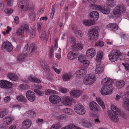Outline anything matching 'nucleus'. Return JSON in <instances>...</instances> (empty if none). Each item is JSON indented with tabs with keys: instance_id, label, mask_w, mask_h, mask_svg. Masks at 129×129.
I'll list each match as a JSON object with an SVG mask.
<instances>
[{
	"instance_id": "obj_1",
	"label": "nucleus",
	"mask_w": 129,
	"mask_h": 129,
	"mask_svg": "<svg viewBox=\"0 0 129 129\" xmlns=\"http://www.w3.org/2000/svg\"><path fill=\"white\" fill-rule=\"evenodd\" d=\"M111 108L114 114L109 112V116L113 121L114 122H117L119 120L117 115H121V112L116 106L113 105H111Z\"/></svg>"
},
{
	"instance_id": "obj_2",
	"label": "nucleus",
	"mask_w": 129,
	"mask_h": 129,
	"mask_svg": "<svg viewBox=\"0 0 129 129\" xmlns=\"http://www.w3.org/2000/svg\"><path fill=\"white\" fill-rule=\"evenodd\" d=\"M126 10L124 5L122 4H118L114 9L113 12L114 15H119L124 13Z\"/></svg>"
},
{
	"instance_id": "obj_3",
	"label": "nucleus",
	"mask_w": 129,
	"mask_h": 129,
	"mask_svg": "<svg viewBox=\"0 0 129 129\" xmlns=\"http://www.w3.org/2000/svg\"><path fill=\"white\" fill-rule=\"evenodd\" d=\"M90 33L88 34L90 40L94 41L98 38L99 33L97 28L94 27L90 29Z\"/></svg>"
},
{
	"instance_id": "obj_4",
	"label": "nucleus",
	"mask_w": 129,
	"mask_h": 129,
	"mask_svg": "<svg viewBox=\"0 0 129 129\" xmlns=\"http://www.w3.org/2000/svg\"><path fill=\"white\" fill-rule=\"evenodd\" d=\"M96 78L94 75L89 74H88L84 79V84L87 85H90L95 82Z\"/></svg>"
},
{
	"instance_id": "obj_5",
	"label": "nucleus",
	"mask_w": 129,
	"mask_h": 129,
	"mask_svg": "<svg viewBox=\"0 0 129 129\" xmlns=\"http://www.w3.org/2000/svg\"><path fill=\"white\" fill-rule=\"evenodd\" d=\"M79 124L84 128H89L93 125V123L90 122L89 119L84 118L81 119L79 121Z\"/></svg>"
},
{
	"instance_id": "obj_6",
	"label": "nucleus",
	"mask_w": 129,
	"mask_h": 129,
	"mask_svg": "<svg viewBox=\"0 0 129 129\" xmlns=\"http://www.w3.org/2000/svg\"><path fill=\"white\" fill-rule=\"evenodd\" d=\"M74 110L76 113L80 115H84L85 113L84 108L81 104L75 105L74 107Z\"/></svg>"
},
{
	"instance_id": "obj_7",
	"label": "nucleus",
	"mask_w": 129,
	"mask_h": 129,
	"mask_svg": "<svg viewBox=\"0 0 129 129\" xmlns=\"http://www.w3.org/2000/svg\"><path fill=\"white\" fill-rule=\"evenodd\" d=\"M99 17V13L96 11H93L89 13L88 18L90 21L94 22V24H95V21L98 19Z\"/></svg>"
},
{
	"instance_id": "obj_8",
	"label": "nucleus",
	"mask_w": 129,
	"mask_h": 129,
	"mask_svg": "<svg viewBox=\"0 0 129 129\" xmlns=\"http://www.w3.org/2000/svg\"><path fill=\"white\" fill-rule=\"evenodd\" d=\"M119 56V54L117 50L111 51L108 55L109 60L112 62H114L117 60Z\"/></svg>"
},
{
	"instance_id": "obj_9",
	"label": "nucleus",
	"mask_w": 129,
	"mask_h": 129,
	"mask_svg": "<svg viewBox=\"0 0 129 129\" xmlns=\"http://www.w3.org/2000/svg\"><path fill=\"white\" fill-rule=\"evenodd\" d=\"M113 83V81L109 78H105L103 79L101 82L102 85L104 86L111 87V85Z\"/></svg>"
},
{
	"instance_id": "obj_10",
	"label": "nucleus",
	"mask_w": 129,
	"mask_h": 129,
	"mask_svg": "<svg viewBox=\"0 0 129 129\" xmlns=\"http://www.w3.org/2000/svg\"><path fill=\"white\" fill-rule=\"evenodd\" d=\"M1 48L3 49L6 48L7 51L9 52H11L13 49V46L10 43L6 42L3 43Z\"/></svg>"
},
{
	"instance_id": "obj_11",
	"label": "nucleus",
	"mask_w": 129,
	"mask_h": 129,
	"mask_svg": "<svg viewBox=\"0 0 129 129\" xmlns=\"http://www.w3.org/2000/svg\"><path fill=\"white\" fill-rule=\"evenodd\" d=\"M50 101L52 104H57L61 101V98L58 96L56 95H51L49 97Z\"/></svg>"
},
{
	"instance_id": "obj_12",
	"label": "nucleus",
	"mask_w": 129,
	"mask_h": 129,
	"mask_svg": "<svg viewBox=\"0 0 129 129\" xmlns=\"http://www.w3.org/2000/svg\"><path fill=\"white\" fill-rule=\"evenodd\" d=\"M23 29H18L16 32L17 35L19 36L22 35L24 33V30H25L26 32V33H29V27L28 25L26 24H25L23 26Z\"/></svg>"
},
{
	"instance_id": "obj_13",
	"label": "nucleus",
	"mask_w": 129,
	"mask_h": 129,
	"mask_svg": "<svg viewBox=\"0 0 129 129\" xmlns=\"http://www.w3.org/2000/svg\"><path fill=\"white\" fill-rule=\"evenodd\" d=\"M12 84L10 82L7 80H1L0 81V87L10 88L12 87Z\"/></svg>"
},
{
	"instance_id": "obj_14",
	"label": "nucleus",
	"mask_w": 129,
	"mask_h": 129,
	"mask_svg": "<svg viewBox=\"0 0 129 129\" xmlns=\"http://www.w3.org/2000/svg\"><path fill=\"white\" fill-rule=\"evenodd\" d=\"M27 98L31 102L34 101L36 98L35 95L34 93L31 91L28 90L26 94Z\"/></svg>"
},
{
	"instance_id": "obj_15",
	"label": "nucleus",
	"mask_w": 129,
	"mask_h": 129,
	"mask_svg": "<svg viewBox=\"0 0 129 129\" xmlns=\"http://www.w3.org/2000/svg\"><path fill=\"white\" fill-rule=\"evenodd\" d=\"M89 107L91 110L93 112H97L100 110V107L98 105L94 102L90 103Z\"/></svg>"
},
{
	"instance_id": "obj_16",
	"label": "nucleus",
	"mask_w": 129,
	"mask_h": 129,
	"mask_svg": "<svg viewBox=\"0 0 129 129\" xmlns=\"http://www.w3.org/2000/svg\"><path fill=\"white\" fill-rule=\"evenodd\" d=\"M78 55V52L73 49L72 51H70L67 57L70 60H72L76 58Z\"/></svg>"
},
{
	"instance_id": "obj_17",
	"label": "nucleus",
	"mask_w": 129,
	"mask_h": 129,
	"mask_svg": "<svg viewBox=\"0 0 129 129\" xmlns=\"http://www.w3.org/2000/svg\"><path fill=\"white\" fill-rule=\"evenodd\" d=\"M111 87H103L101 90V92L102 95H105L109 94L111 93Z\"/></svg>"
},
{
	"instance_id": "obj_18",
	"label": "nucleus",
	"mask_w": 129,
	"mask_h": 129,
	"mask_svg": "<svg viewBox=\"0 0 129 129\" xmlns=\"http://www.w3.org/2000/svg\"><path fill=\"white\" fill-rule=\"evenodd\" d=\"M31 122L30 120L26 119L24 120L22 123V127L24 129H27L31 125Z\"/></svg>"
},
{
	"instance_id": "obj_19",
	"label": "nucleus",
	"mask_w": 129,
	"mask_h": 129,
	"mask_svg": "<svg viewBox=\"0 0 129 129\" xmlns=\"http://www.w3.org/2000/svg\"><path fill=\"white\" fill-rule=\"evenodd\" d=\"M86 55L88 58H92L95 55V51L93 48L88 49L86 52Z\"/></svg>"
},
{
	"instance_id": "obj_20",
	"label": "nucleus",
	"mask_w": 129,
	"mask_h": 129,
	"mask_svg": "<svg viewBox=\"0 0 129 129\" xmlns=\"http://www.w3.org/2000/svg\"><path fill=\"white\" fill-rule=\"evenodd\" d=\"M118 27V25L116 23H111L107 25L108 29L113 31H115L117 30Z\"/></svg>"
},
{
	"instance_id": "obj_21",
	"label": "nucleus",
	"mask_w": 129,
	"mask_h": 129,
	"mask_svg": "<svg viewBox=\"0 0 129 129\" xmlns=\"http://www.w3.org/2000/svg\"><path fill=\"white\" fill-rule=\"evenodd\" d=\"M82 92L79 90H74L72 91L70 93V94L72 98L78 97L81 94Z\"/></svg>"
},
{
	"instance_id": "obj_22",
	"label": "nucleus",
	"mask_w": 129,
	"mask_h": 129,
	"mask_svg": "<svg viewBox=\"0 0 129 129\" xmlns=\"http://www.w3.org/2000/svg\"><path fill=\"white\" fill-rule=\"evenodd\" d=\"M83 48V45L81 43H78L74 44L72 46L73 49L78 52L79 50H81Z\"/></svg>"
},
{
	"instance_id": "obj_23",
	"label": "nucleus",
	"mask_w": 129,
	"mask_h": 129,
	"mask_svg": "<svg viewBox=\"0 0 129 129\" xmlns=\"http://www.w3.org/2000/svg\"><path fill=\"white\" fill-rule=\"evenodd\" d=\"M39 32V35L40 37L43 40H46V43L47 42L48 39V37L47 36L46 33L45 31L42 30L41 32L40 31Z\"/></svg>"
},
{
	"instance_id": "obj_24",
	"label": "nucleus",
	"mask_w": 129,
	"mask_h": 129,
	"mask_svg": "<svg viewBox=\"0 0 129 129\" xmlns=\"http://www.w3.org/2000/svg\"><path fill=\"white\" fill-rule=\"evenodd\" d=\"M41 65L44 71L47 72H48L50 70L49 67L45 62V60H42L41 62Z\"/></svg>"
},
{
	"instance_id": "obj_25",
	"label": "nucleus",
	"mask_w": 129,
	"mask_h": 129,
	"mask_svg": "<svg viewBox=\"0 0 129 129\" xmlns=\"http://www.w3.org/2000/svg\"><path fill=\"white\" fill-rule=\"evenodd\" d=\"M28 79L30 82L33 83H39L41 82V81L40 79L35 77L32 76L31 75L28 77Z\"/></svg>"
},
{
	"instance_id": "obj_26",
	"label": "nucleus",
	"mask_w": 129,
	"mask_h": 129,
	"mask_svg": "<svg viewBox=\"0 0 129 129\" xmlns=\"http://www.w3.org/2000/svg\"><path fill=\"white\" fill-rule=\"evenodd\" d=\"M124 104L123 107L125 109L129 111V99L126 98L123 99Z\"/></svg>"
},
{
	"instance_id": "obj_27",
	"label": "nucleus",
	"mask_w": 129,
	"mask_h": 129,
	"mask_svg": "<svg viewBox=\"0 0 129 129\" xmlns=\"http://www.w3.org/2000/svg\"><path fill=\"white\" fill-rule=\"evenodd\" d=\"M14 120L13 118L8 116L4 118L3 121V122L6 123L7 124L9 125Z\"/></svg>"
},
{
	"instance_id": "obj_28",
	"label": "nucleus",
	"mask_w": 129,
	"mask_h": 129,
	"mask_svg": "<svg viewBox=\"0 0 129 129\" xmlns=\"http://www.w3.org/2000/svg\"><path fill=\"white\" fill-rule=\"evenodd\" d=\"M37 47L34 44L32 43L31 44L29 48L28 54H30L31 55L36 50Z\"/></svg>"
},
{
	"instance_id": "obj_29",
	"label": "nucleus",
	"mask_w": 129,
	"mask_h": 129,
	"mask_svg": "<svg viewBox=\"0 0 129 129\" xmlns=\"http://www.w3.org/2000/svg\"><path fill=\"white\" fill-rule=\"evenodd\" d=\"M8 77L10 79L14 81H16L18 78L17 75L13 73H9Z\"/></svg>"
},
{
	"instance_id": "obj_30",
	"label": "nucleus",
	"mask_w": 129,
	"mask_h": 129,
	"mask_svg": "<svg viewBox=\"0 0 129 129\" xmlns=\"http://www.w3.org/2000/svg\"><path fill=\"white\" fill-rule=\"evenodd\" d=\"M116 86L118 88H121L124 85L125 83L124 81L121 80L116 81L115 82Z\"/></svg>"
},
{
	"instance_id": "obj_31",
	"label": "nucleus",
	"mask_w": 129,
	"mask_h": 129,
	"mask_svg": "<svg viewBox=\"0 0 129 129\" xmlns=\"http://www.w3.org/2000/svg\"><path fill=\"white\" fill-rule=\"evenodd\" d=\"M83 23L85 25L87 26H90L94 24V22L90 21L89 19V20H83Z\"/></svg>"
},
{
	"instance_id": "obj_32",
	"label": "nucleus",
	"mask_w": 129,
	"mask_h": 129,
	"mask_svg": "<svg viewBox=\"0 0 129 129\" xmlns=\"http://www.w3.org/2000/svg\"><path fill=\"white\" fill-rule=\"evenodd\" d=\"M91 9L97 10H100V11L102 7L101 6L95 4H91L90 6Z\"/></svg>"
},
{
	"instance_id": "obj_33",
	"label": "nucleus",
	"mask_w": 129,
	"mask_h": 129,
	"mask_svg": "<svg viewBox=\"0 0 129 129\" xmlns=\"http://www.w3.org/2000/svg\"><path fill=\"white\" fill-rule=\"evenodd\" d=\"M103 56V52H98L95 59L96 61L98 62H100L102 59Z\"/></svg>"
},
{
	"instance_id": "obj_34",
	"label": "nucleus",
	"mask_w": 129,
	"mask_h": 129,
	"mask_svg": "<svg viewBox=\"0 0 129 129\" xmlns=\"http://www.w3.org/2000/svg\"><path fill=\"white\" fill-rule=\"evenodd\" d=\"M22 4V5L21 6V8L23 9L24 11H26L28 7L29 3L28 2H25V1H24Z\"/></svg>"
},
{
	"instance_id": "obj_35",
	"label": "nucleus",
	"mask_w": 129,
	"mask_h": 129,
	"mask_svg": "<svg viewBox=\"0 0 129 129\" xmlns=\"http://www.w3.org/2000/svg\"><path fill=\"white\" fill-rule=\"evenodd\" d=\"M96 68L95 71V72L96 74H100L102 72V68L100 64H97L96 66Z\"/></svg>"
},
{
	"instance_id": "obj_36",
	"label": "nucleus",
	"mask_w": 129,
	"mask_h": 129,
	"mask_svg": "<svg viewBox=\"0 0 129 129\" xmlns=\"http://www.w3.org/2000/svg\"><path fill=\"white\" fill-rule=\"evenodd\" d=\"M65 104L68 105H71L72 103V99L69 96H66L65 98Z\"/></svg>"
},
{
	"instance_id": "obj_37",
	"label": "nucleus",
	"mask_w": 129,
	"mask_h": 129,
	"mask_svg": "<svg viewBox=\"0 0 129 129\" xmlns=\"http://www.w3.org/2000/svg\"><path fill=\"white\" fill-rule=\"evenodd\" d=\"M62 78L64 81H68L71 78V76L70 74H66L62 76Z\"/></svg>"
},
{
	"instance_id": "obj_38",
	"label": "nucleus",
	"mask_w": 129,
	"mask_h": 129,
	"mask_svg": "<svg viewBox=\"0 0 129 129\" xmlns=\"http://www.w3.org/2000/svg\"><path fill=\"white\" fill-rule=\"evenodd\" d=\"M86 70L84 69L80 70L77 74L78 76L83 77L85 75L86 73Z\"/></svg>"
},
{
	"instance_id": "obj_39",
	"label": "nucleus",
	"mask_w": 129,
	"mask_h": 129,
	"mask_svg": "<svg viewBox=\"0 0 129 129\" xmlns=\"http://www.w3.org/2000/svg\"><path fill=\"white\" fill-rule=\"evenodd\" d=\"M89 64V61L86 60H85L81 62V64L82 67L85 68L88 66Z\"/></svg>"
},
{
	"instance_id": "obj_40",
	"label": "nucleus",
	"mask_w": 129,
	"mask_h": 129,
	"mask_svg": "<svg viewBox=\"0 0 129 129\" xmlns=\"http://www.w3.org/2000/svg\"><path fill=\"white\" fill-rule=\"evenodd\" d=\"M17 99L18 100L22 102L24 104H25L26 102V99L25 97L23 96H17Z\"/></svg>"
},
{
	"instance_id": "obj_41",
	"label": "nucleus",
	"mask_w": 129,
	"mask_h": 129,
	"mask_svg": "<svg viewBox=\"0 0 129 129\" xmlns=\"http://www.w3.org/2000/svg\"><path fill=\"white\" fill-rule=\"evenodd\" d=\"M101 11L104 14H107L110 13V10L108 8L104 7L103 8L102 7Z\"/></svg>"
},
{
	"instance_id": "obj_42",
	"label": "nucleus",
	"mask_w": 129,
	"mask_h": 129,
	"mask_svg": "<svg viewBox=\"0 0 129 129\" xmlns=\"http://www.w3.org/2000/svg\"><path fill=\"white\" fill-rule=\"evenodd\" d=\"M74 33L75 35L78 38H81L82 36V31L80 30H76L75 31Z\"/></svg>"
},
{
	"instance_id": "obj_43",
	"label": "nucleus",
	"mask_w": 129,
	"mask_h": 129,
	"mask_svg": "<svg viewBox=\"0 0 129 129\" xmlns=\"http://www.w3.org/2000/svg\"><path fill=\"white\" fill-rule=\"evenodd\" d=\"M7 114L6 110L5 109H2L0 110V118L4 117Z\"/></svg>"
},
{
	"instance_id": "obj_44",
	"label": "nucleus",
	"mask_w": 129,
	"mask_h": 129,
	"mask_svg": "<svg viewBox=\"0 0 129 129\" xmlns=\"http://www.w3.org/2000/svg\"><path fill=\"white\" fill-rule=\"evenodd\" d=\"M63 112L66 114L71 115L72 114V110L70 108H66L63 110Z\"/></svg>"
},
{
	"instance_id": "obj_45",
	"label": "nucleus",
	"mask_w": 129,
	"mask_h": 129,
	"mask_svg": "<svg viewBox=\"0 0 129 129\" xmlns=\"http://www.w3.org/2000/svg\"><path fill=\"white\" fill-rule=\"evenodd\" d=\"M34 91L37 95L39 96H42L44 94V92H43L37 89H35Z\"/></svg>"
},
{
	"instance_id": "obj_46",
	"label": "nucleus",
	"mask_w": 129,
	"mask_h": 129,
	"mask_svg": "<svg viewBox=\"0 0 129 129\" xmlns=\"http://www.w3.org/2000/svg\"><path fill=\"white\" fill-rule=\"evenodd\" d=\"M95 45L97 46H99L100 47H102L104 46V42L101 40H99L95 43Z\"/></svg>"
},
{
	"instance_id": "obj_47",
	"label": "nucleus",
	"mask_w": 129,
	"mask_h": 129,
	"mask_svg": "<svg viewBox=\"0 0 129 129\" xmlns=\"http://www.w3.org/2000/svg\"><path fill=\"white\" fill-rule=\"evenodd\" d=\"M26 55L22 53V54L18 56V60L19 61H22L23 59L25 58Z\"/></svg>"
},
{
	"instance_id": "obj_48",
	"label": "nucleus",
	"mask_w": 129,
	"mask_h": 129,
	"mask_svg": "<svg viewBox=\"0 0 129 129\" xmlns=\"http://www.w3.org/2000/svg\"><path fill=\"white\" fill-rule=\"evenodd\" d=\"M29 115H28L29 116H30L31 117H35L36 115V113L34 112L32 110H30L29 111Z\"/></svg>"
},
{
	"instance_id": "obj_49",
	"label": "nucleus",
	"mask_w": 129,
	"mask_h": 129,
	"mask_svg": "<svg viewBox=\"0 0 129 129\" xmlns=\"http://www.w3.org/2000/svg\"><path fill=\"white\" fill-rule=\"evenodd\" d=\"M60 125L58 123L53 124L51 127V129H58Z\"/></svg>"
},
{
	"instance_id": "obj_50",
	"label": "nucleus",
	"mask_w": 129,
	"mask_h": 129,
	"mask_svg": "<svg viewBox=\"0 0 129 129\" xmlns=\"http://www.w3.org/2000/svg\"><path fill=\"white\" fill-rule=\"evenodd\" d=\"M28 49V44H26L25 46L23 49V53L25 55H26L27 54V50Z\"/></svg>"
},
{
	"instance_id": "obj_51",
	"label": "nucleus",
	"mask_w": 129,
	"mask_h": 129,
	"mask_svg": "<svg viewBox=\"0 0 129 129\" xmlns=\"http://www.w3.org/2000/svg\"><path fill=\"white\" fill-rule=\"evenodd\" d=\"M85 57L83 55H79L78 58V60L81 63L85 60Z\"/></svg>"
},
{
	"instance_id": "obj_52",
	"label": "nucleus",
	"mask_w": 129,
	"mask_h": 129,
	"mask_svg": "<svg viewBox=\"0 0 129 129\" xmlns=\"http://www.w3.org/2000/svg\"><path fill=\"white\" fill-rule=\"evenodd\" d=\"M35 31L34 29H31L30 33V35L31 38H33L35 36Z\"/></svg>"
},
{
	"instance_id": "obj_53",
	"label": "nucleus",
	"mask_w": 129,
	"mask_h": 129,
	"mask_svg": "<svg viewBox=\"0 0 129 129\" xmlns=\"http://www.w3.org/2000/svg\"><path fill=\"white\" fill-rule=\"evenodd\" d=\"M20 87L23 89H27L28 86L26 84H22L20 85Z\"/></svg>"
},
{
	"instance_id": "obj_54",
	"label": "nucleus",
	"mask_w": 129,
	"mask_h": 129,
	"mask_svg": "<svg viewBox=\"0 0 129 129\" xmlns=\"http://www.w3.org/2000/svg\"><path fill=\"white\" fill-rule=\"evenodd\" d=\"M66 119V116L64 115H60L57 117V119L58 120H65Z\"/></svg>"
},
{
	"instance_id": "obj_55",
	"label": "nucleus",
	"mask_w": 129,
	"mask_h": 129,
	"mask_svg": "<svg viewBox=\"0 0 129 129\" xmlns=\"http://www.w3.org/2000/svg\"><path fill=\"white\" fill-rule=\"evenodd\" d=\"M53 48H51L50 51V57L51 58H52L53 57Z\"/></svg>"
},
{
	"instance_id": "obj_56",
	"label": "nucleus",
	"mask_w": 129,
	"mask_h": 129,
	"mask_svg": "<svg viewBox=\"0 0 129 129\" xmlns=\"http://www.w3.org/2000/svg\"><path fill=\"white\" fill-rule=\"evenodd\" d=\"M125 68L126 70L128 71H129V64L128 63L125 64L124 63H122Z\"/></svg>"
},
{
	"instance_id": "obj_57",
	"label": "nucleus",
	"mask_w": 129,
	"mask_h": 129,
	"mask_svg": "<svg viewBox=\"0 0 129 129\" xmlns=\"http://www.w3.org/2000/svg\"><path fill=\"white\" fill-rule=\"evenodd\" d=\"M98 103L103 109H105V104L103 101H101L100 102H98Z\"/></svg>"
},
{
	"instance_id": "obj_58",
	"label": "nucleus",
	"mask_w": 129,
	"mask_h": 129,
	"mask_svg": "<svg viewBox=\"0 0 129 129\" xmlns=\"http://www.w3.org/2000/svg\"><path fill=\"white\" fill-rule=\"evenodd\" d=\"M70 41L71 43L74 44L76 42V40L73 37H71L70 38Z\"/></svg>"
},
{
	"instance_id": "obj_59",
	"label": "nucleus",
	"mask_w": 129,
	"mask_h": 129,
	"mask_svg": "<svg viewBox=\"0 0 129 129\" xmlns=\"http://www.w3.org/2000/svg\"><path fill=\"white\" fill-rule=\"evenodd\" d=\"M59 90L61 91V92L63 93H65L67 91V89L65 88L61 87L59 88Z\"/></svg>"
},
{
	"instance_id": "obj_60",
	"label": "nucleus",
	"mask_w": 129,
	"mask_h": 129,
	"mask_svg": "<svg viewBox=\"0 0 129 129\" xmlns=\"http://www.w3.org/2000/svg\"><path fill=\"white\" fill-rule=\"evenodd\" d=\"M53 69L57 73L59 74L60 72V71L59 69H57L55 67V66H54L52 67Z\"/></svg>"
},
{
	"instance_id": "obj_61",
	"label": "nucleus",
	"mask_w": 129,
	"mask_h": 129,
	"mask_svg": "<svg viewBox=\"0 0 129 129\" xmlns=\"http://www.w3.org/2000/svg\"><path fill=\"white\" fill-rule=\"evenodd\" d=\"M7 3L9 6H11L13 3V0H7Z\"/></svg>"
},
{
	"instance_id": "obj_62",
	"label": "nucleus",
	"mask_w": 129,
	"mask_h": 129,
	"mask_svg": "<svg viewBox=\"0 0 129 129\" xmlns=\"http://www.w3.org/2000/svg\"><path fill=\"white\" fill-rule=\"evenodd\" d=\"M19 20L18 17L17 16H16L14 19V22L17 24L18 23Z\"/></svg>"
},
{
	"instance_id": "obj_63",
	"label": "nucleus",
	"mask_w": 129,
	"mask_h": 129,
	"mask_svg": "<svg viewBox=\"0 0 129 129\" xmlns=\"http://www.w3.org/2000/svg\"><path fill=\"white\" fill-rule=\"evenodd\" d=\"M42 23L41 22H39L37 24L38 25V30L39 31H40V28L41 26Z\"/></svg>"
},
{
	"instance_id": "obj_64",
	"label": "nucleus",
	"mask_w": 129,
	"mask_h": 129,
	"mask_svg": "<svg viewBox=\"0 0 129 129\" xmlns=\"http://www.w3.org/2000/svg\"><path fill=\"white\" fill-rule=\"evenodd\" d=\"M16 127V125H12L9 127V129H15Z\"/></svg>"
}]
</instances>
